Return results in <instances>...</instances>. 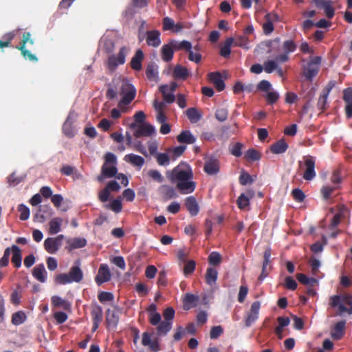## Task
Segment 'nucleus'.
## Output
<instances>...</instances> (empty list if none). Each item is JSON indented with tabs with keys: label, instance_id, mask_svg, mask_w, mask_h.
Instances as JSON below:
<instances>
[{
	"label": "nucleus",
	"instance_id": "338daca9",
	"mask_svg": "<svg viewBox=\"0 0 352 352\" xmlns=\"http://www.w3.org/2000/svg\"><path fill=\"white\" fill-rule=\"evenodd\" d=\"M175 311L173 307H168L164 310L163 316L165 321L172 322L175 317Z\"/></svg>",
	"mask_w": 352,
	"mask_h": 352
},
{
	"label": "nucleus",
	"instance_id": "0eeeda50",
	"mask_svg": "<svg viewBox=\"0 0 352 352\" xmlns=\"http://www.w3.org/2000/svg\"><path fill=\"white\" fill-rule=\"evenodd\" d=\"M65 236L59 234L56 237H48L44 241V248L50 254H55L62 245V241Z\"/></svg>",
	"mask_w": 352,
	"mask_h": 352
},
{
	"label": "nucleus",
	"instance_id": "2f4dec72",
	"mask_svg": "<svg viewBox=\"0 0 352 352\" xmlns=\"http://www.w3.org/2000/svg\"><path fill=\"white\" fill-rule=\"evenodd\" d=\"M177 140L180 143L191 144L195 143L196 138L192 135L190 131H183L177 137Z\"/></svg>",
	"mask_w": 352,
	"mask_h": 352
},
{
	"label": "nucleus",
	"instance_id": "393cba45",
	"mask_svg": "<svg viewBox=\"0 0 352 352\" xmlns=\"http://www.w3.org/2000/svg\"><path fill=\"white\" fill-rule=\"evenodd\" d=\"M345 324L346 322L344 320L338 322L335 324L331 331V336L333 339L340 340L343 337L344 334Z\"/></svg>",
	"mask_w": 352,
	"mask_h": 352
},
{
	"label": "nucleus",
	"instance_id": "72a5a7b5",
	"mask_svg": "<svg viewBox=\"0 0 352 352\" xmlns=\"http://www.w3.org/2000/svg\"><path fill=\"white\" fill-rule=\"evenodd\" d=\"M91 316L93 322H101L103 318V312L101 306L98 304L92 305Z\"/></svg>",
	"mask_w": 352,
	"mask_h": 352
},
{
	"label": "nucleus",
	"instance_id": "49530a36",
	"mask_svg": "<svg viewBox=\"0 0 352 352\" xmlns=\"http://www.w3.org/2000/svg\"><path fill=\"white\" fill-rule=\"evenodd\" d=\"M171 45H173L174 50L176 51L184 50L189 52L192 49V44L188 41H182L181 42L173 41H171Z\"/></svg>",
	"mask_w": 352,
	"mask_h": 352
},
{
	"label": "nucleus",
	"instance_id": "4be33fe9",
	"mask_svg": "<svg viewBox=\"0 0 352 352\" xmlns=\"http://www.w3.org/2000/svg\"><path fill=\"white\" fill-rule=\"evenodd\" d=\"M32 276L38 281L45 283L47 280V272L43 263L36 265L32 270Z\"/></svg>",
	"mask_w": 352,
	"mask_h": 352
},
{
	"label": "nucleus",
	"instance_id": "7ed1b4c3",
	"mask_svg": "<svg viewBox=\"0 0 352 352\" xmlns=\"http://www.w3.org/2000/svg\"><path fill=\"white\" fill-rule=\"evenodd\" d=\"M118 92L122 96L120 101V105H128L135 98L136 95V89L134 86L129 83L127 80H121L118 85Z\"/></svg>",
	"mask_w": 352,
	"mask_h": 352
},
{
	"label": "nucleus",
	"instance_id": "4468645a",
	"mask_svg": "<svg viewBox=\"0 0 352 352\" xmlns=\"http://www.w3.org/2000/svg\"><path fill=\"white\" fill-rule=\"evenodd\" d=\"M160 34V31L157 30L146 31L145 33L146 44L153 47H159L161 44Z\"/></svg>",
	"mask_w": 352,
	"mask_h": 352
},
{
	"label": "nucleus",
	"instance_id": "c03bdc74",
	"mask_svg": "<svg viewBox=\"0 0 352 352\" xmlns=\"http://www.w3.org/2000/svg\"><path fill=\"white\" fill-rule=\"evenodd\" d=\"M198 300V296L192 294H186L184 299V309L188 310L196 305L195 302Z\"/></svg>",
	"mask_w": 352,
	"mask_h": 352
},
{
	"label": "nucleus",
	"instance_id": "6e6552de",
	"mask_svg": "<svg viewBox=\"0 0 352 352\" xmlns=\"http://www.w3.org/2000/svg\"><path fill=\"white\" fill-rule=\"evenodd\" d=\"M305 170L303 173V178L305 180H312L316 175L315 171V160L314 157L307 155L303 157Z\"/></svg>",
	"mask_w": 352,
	"mask_h": 352
},
{
	"label": "nucleus",
	"instance_id": "58836bf2",
	"mask_svg": "<svg viewBox=\"0 0 352 352\" xmlns=\"http://www.w3.org/2000/svg\"><path fill=\"white\" fill-rule=\"evenodd\" d=\"M341 302V296L335 295L330 298V305L332 307H338L340 314L347 312V308Z\"/></svg>",
	"mask_w": 352,
	"mask_h": 352
},
{
	"label": "nucleus",
	"instance_id": "3c124183",
	"mask_svg": "<svg viewBox=\"0 0 352 352\" xmlns=\"http://www.w3.org/2000/svg\"><path fill=\"white\" fill-rule=\"evenodd\" d=\"M105 208L107 209H111L116 213H119L122 211V204L121 200L118 198L113 199L109 204L106 205Z\"/></svg>",
	"mask_w": 352,
	"mask_h": 352
},
{
	"label": "nucleus",
	"instance_id": "2eb2a0df",
	"mask_svg": "<svg viewBox=\"0 0 352 352\" xmlns=\"http://www.w3.org/2000/svg\"><path fill=\"white\" fill-rule=\"evenodd\" d=\"M155 133V127L147 123H144L138 126V129L134 132L135 138H140L142 136H151Z\"/></svg>",
	"mask_w": 352,
	"mask_h": 352
},
{
	"label": "nucleus",
	"instance_id": "20e7f679",
	"mask_svg": "<svg viewBox=\"0 0 352 352\" xmlns=\"http://www.w3.org/2000/svg\"><path fill=\"white\" fill-rule=\"evenodd\" d=\"M321 63L320 56H314L311 58L307 65L303 66L302 74L306 80L311 82L313 78L318 74Z\"/></svg>",
	"mask_w": 352,
	"mask_h": 352
},
{
	"label": "nucleus",
	"instance_id": "4d7b16f0",
	"mask_svg": "<svg viewBox=\"0 0 352 352\" xmlns=\"http://www.w3.org/2000/svg\"><path fill=\"white\" fill-rule=\"evenodd\" d=\"M18 211L20 212L19 218L22 221H25L30 217V209L24 204H21L18 206Z\"/></svg>",
	"mask_w": 352,
	"mask_h": 352
},
{
	"label": "nucleus",
	"instance_id": "a878e982",
	"mask_svg": "<svg viewBox=\"0 0 352 352\" xmlns=\"http://www.w3.org/2000/svg\"><path fill=\"white\" fill-rule=\"evenodd\" d=\"M173 77L177 80H186L190 76L188 69L180 65H177L173 72Z\"/></svg>",
	"mask_w": 352,
	"mask_h": 352
},
{
	"label": "nucleus",
	"instance_id": "39448f33",
	"mask_svg": "<svg viewBox=\"0 0 352 352\" xmlns=\"http://www.w3.org/2000/svg\"><path fill=\"white\" fill-rule=\"evenodd\" d=\"M129 52V49L123 46L122 47L117 55H111L108 58V68L113 71L120 65H123L125 63V58Z\"/></svg>",
	"mask_w": 352,
	"mask_h": 352
},
{
	"label": "nucleus",
	"instance_id": "f3484780",
	"mask_svg": "<svg viewBox=\"0 0 352 352\" xmlns=\"http://www.w3.org/2000/svg\"><path fill=\"white\" fill-rule=\"evenodd\" d=\"M67 245L65 247V249L69 252L74 249H79L86 246L87 240L85 238L81 237H75L69 239L67 240Z\"/></svg>",
	"mask_w": 352,
	"mask_h": 352
},
{
	"label": "nucleus",
	"instance_id": "f8f14e48",
	"mask_svg": "<svg viewBox=\"0 0 352 352\" xmlns=\"http://www.w3.org/2000/svg\"><path fill=\"white\" fill-rule=\"evenodd\" d=\"M312 2L318 8L323 9L326 16L331 19L335 15V9L332 6V2L327 0H312Z\"/></svg>",
	"mask_w": 352,
	"mask_h": 352
},
{
	"label": "nucleus",
	"instance_id": "f03ea898",
	"mask_svg": "<svg viewBox=\"0 0 352 352\" xmlns=\"http://www.w3.org/2000/svg\"><path fill=\"white\" fill-rule=\"evenodd\" d=\"M82 279L83 272L78 264L72 266L68 274L60 273L57 274L54 278V281L59 285H66L73 282L80 283Z\"/></svg>",
	"mask_w": 352,
	"mask_h": 352
},
{
	"label": "nucleus",
	"instance_id": "c85d7f7f",
	"mask_svg": "<svg viewBox=\"0 0 352 352\" xmlns=\"http://www.w3.org/2000/svg\"><path fill=\"white\" fill-rule=\"evenodd\" d=\"M12 256L11 261L16 268L21 266L22 254L21 249L16 245L12 246Z\"/></svg>",
	"mask_w": 352,
	"mask_h": 352
},
{
	"label": "nucleus",
	"instance_id": "bf43d9fd",
	"mask_svg": "<svg viewBox=\"0 0 352 352\" xmlns=\"http://www.w3.org/2000/svg\"><path fill=\"white\" fill-rule=\"evenodd\" d=\"M228 116V111L226 108L217 109L215 112V118L219 122H224L227 120Z\"/></svg>",
	"mask_w": 352,
	"mask_h": 352
},
{
	"label": "nucleus",
	"instance_id": "6ab92c4d",
	"mask_svg": "<svg viewBox=\"0 0 352 352\" xmlns=\"http://www.w3.org/2000/svg\"><path fill=\"white\" fill-rule=\"evenodd\" d=\"M52 210L49 205L40 206L38 211L34 218L39 222H43L47 218L52 216Z\"/></svg>",
	"mask_w": 352,
	"mask_h": 352
},
{
	"label": "nucleus",
	"instance_id": "79ce46f5",
	"mask_svg": "<svg viewBox=\"0 0 352 352\" xmlns=\"http://www.w3.org/2000/svg\"><path fill=\"white\" fill-rule=\"evenodd\" d=\"M160 91L163 95L164 100L167 103H173L175 100V97L173 93H168V85H163L160 86Z\"/></svg>",
	"mask_w": 352,
	"mask_h": 352
},
{
	"label": "nucleus",
	"instance_id": "a211bd4d",
	"mask_svg": "<svg viewBox=\"0 0 352 352\" xmlns=\"http://www.w3.org/2000/svg\"><path fill=\"white\" fill-rule=\"evenodd\" d=\"M209 80L213 83L215 88L219 91H221L225 89V82L222 79V76L220 72H210L208 74Z\"/></svg>",
	"mask_w": 352,
	"mask_h": 352
},
{
	"label": "nucleus",
	"instance_id": "c9c22d12",
	"mask_svg": "<svg viewBox=\"0 0 352 352\" xmlns=\"http://www.w3.org/2000/svg\"><path fill=\"white\" fill-rule=\"evenodd\" d=\"M160 191L163 197L166 199H170L177 196L175 188L168 185L161 186Z\"/></svg>",
	"mask_w": 352,
	"mask_h": 352
},
{
	"label": "nucleus",
	"instance_id": "e2e57ef3",
	"mask_svg": "<svg viewBox=\"0 0 352 352\" xmlns=\"http://www.w3.org/2000/svg\"><path fill=\"white\" fill-rule=\"evenodd\" d=\"M239 179V183L243 186L252 184L254 182L252 176L248 173L244 171L242 172Z\"/></svg>",
	"mask_w": 352,
	"mask_h": 352
},
{
	"label": "nucleus",
	"instance_id": "774afa93",
	"mask_svg": "<svg viewBox=\"0 0 352 352\" xmlns=\"http://www.w3.org/2000/svg\"><path fill=\"white\" fill-rule=\"evenodd\" d=\"M296 281L291 276H287L285 279V287L289 290L294 291L297 288Z\"/></svg>",
	"mask_w": 352,
	"mask_h": 352
},
{
	"label": "nucleus",
	"instance_id": "7c9ffc66",
	"mask_svg": "<svg viewBox=\"0 0 352 352\" xmlns=\"http://www.w3.org/2000/svg\"><path fill=\"white\" fill-rule=\"evenodd\" d=\"M26 41L27 38H25L23 42H21L20 44L16 47V48L21 51V54L25 59H28L30 61L36 62L38 60L37 57L25 48Z\"/></svg>",
	"mask_w": 352,
	"mask_h": 352
},
{
	"label": "nucleus",
	"instance_id": "e433bc0d",
	"mask_svg": "<svg viewBox=\"0 0 352 352\" xmlns=\"http://www.w3.org/2000/svg\"><path fill=\"white\" fill-rule=\"evenodd\" d=\"M234 38L232 37H229L226 38L224 42L223 45L221 47L220 50V55L223 58H228L231 54L230 47L233 45Z\"/></svg>",
	"mask_w": 352,
	"mask_h": 352
},
{
	"label": "nucleus",
	"instance_id": "6e6d98bb",
	"mask_svg": "<svg viewBox=\"0 0 352 352\" xmlns=\"http://www.w3.org/2000/svg\"><path fill=\"white\" fill-rule=\"evenodd\" d=\"M184 263L185 265L183 270L184 274L186 276H188V275L192 274L194 272L195 270L196 263L195 261L193 260L188 261Z\"/></svg>",
	"mask_w": 352,
	"mask_h": 352
},
{
	"label": "nucleus",
	"instance_id": "a19ab883",
	"mask_svg": "<svg viewBox=\"0 0 352 352\" xmlns=\"http://www.w3.org/2000/svg\"><path fill=\"white\" fill-rule=\"evenodd\" d=\"M27 316L23 311H18L12 315L11 322L15 326L23 324L26 320Z\"/></svg>",
	"mask_w": 352,
	"mask_h": 352
},
{
	"label": "nucleus",
	"instance_id": "9d476101",
	"mask_svg": "<svg viewBox=\"0 0 352 352\" xmlns=\"http://www.w3.org/2000/svg\"><path fill=\"white\" fill-rule=\"evenodd\" d=\"M204 172L209 175H217L220 170V162L218 159L210 157L205 161Z\"/></svg>",
	"mask_w": 352,
	"mask_h": 352
},
{
	"label": "nucleus",
	"instance_id": "b1692460",
	"mask_svg": "<svg viewBox=\"0 0 352 352\" xmlns=\"http://www.w3.org/2000/svg\"><path fill=\"white\" fill-rule=\"evenodd\" d=\"M288 148V144L284 139H280L270 146V151L274 154L284 153Z\"/></svg>",
	"mask_w": 352,
	"mask_h": 352
},
{
	"label": "nucleus",
	"instance_id": "cd10ccee",
	"mask_svg": "<svg viewBox=\"0 0 352 352\" xmlns=\"http://www.w3.org/2000/svg\"><path fill=\"white\" fill-rule=\"evenodd\" d=\"M174 50L171 42L168 44L164 45L161 49L162 60L165 62L170 61L173 58Z\"/></svg>",
	"mask_w": 352,
	"mask_h": 352
},
{
	"label": "nucleus",
	"instance_id": "69168bd1",
	"mask_svg": "<svg viewBox=\"0 0 352 352\" xmlns=\"http://www.w3.org/2000/svg\"><path fill=\"white\" fill-rule=\"evenodd\" d=\"M223 332L221 326H214L210 329V336L211 339H217Z\"/></svg>",
	"mask_w": 352,
	"mask_h": 352
},
{
	"label": "nucleus",
	"instance_id": "f704fd0d",
	"mask_svg": "<svg viewBox=\"0 0 352 352\" xmlns=\"http://www.w3.org/2000/svg\"><path fill=\"white\" fill-rule=\"evenodd\" d=\"M186 116L191 123H197L201 118V113L195 107L188 108L186 111Z\"/></svg>",
	"mask_w": 352,
	"mask_h": 352
},
{
	"label": "nucleus",
	"instance_id": "423d86ee",
	"mask_svg": "<svg viewBox=\"0 0 352 352\" xmlns=\"http://www.w3.org/2000/svg\"><path fill=\"white\" fill-rule=\"evenodd\" d=\"M297 45L294 41L289 39L283 43V53L276 56V60L280 63L287 62L289 60V54L296 51Z\"/></svg>",
	"mask_w": 352,
	"mask_h": 352
},
{
	"label": "nucleus",
	"instance_id": "a18cd8bd",
	"mask_svg": "<svg viewBox=\"0 0 352 352\" xmlns=\"http://www.w3.org/2000/svg\"><path fill=\"white\" fill-rule=\"evenodd\" d=\"M102 173L107 178H111L116 176L118 168L116 165H102Z\"/></svg>",
	"mask_w": 352,
	"mask_h": 352
},
{
	"label": "nucleus",
	"instance_id": "864d4df0",
	"mask_svg": "<svg viewBox=\"0 0 352 352\" xmlns=\"http://www.w3.org/2000/svg\"><path fill=\"white\" fill-rule=\"evenodd\" d=\"M278 63L276 57L275 58V60H267L263 64V69L266 73L271 74L277 69Z\"/></svg>",
	"mask_w": 352,
	"mask_h": 352
},
{
	"label": "nucleus",
	"instance_id": "13d9d810",
	"mask_svg": "<svg viewBox=\"0 0 352 352\" xmlns=\"http://www.w3.org/2000/svg\"><path fill=\"white\" fill-rule=\"evenodd\" d=\"M25 179V176H17L15 173H12L8 177V182L10 186H15L22 182Z\"/></svg>",
	"mask_w": 352,
	"mask_h": 352
},
{
	"label": "nucleus",
	"instance_id": "680f3d73",
	"mask_svg": "<svg viewBox=\"0 0 352 352\" xmlns=\"http://www.w3.org/2000/svg\"><path fill=\"white\" fill-rule=\"evenodd\" d=\"M292 195L294 199L298 202H302L305 199V195L300 188H294L292 191Z\"/></svg>",
	"mask_w": 352,
	"mask_h": 352
},
{
	"label": "nucleus",
	"instance_id": "473e14b6",
	"mask_svg": "<svg viewBox=\"0 0 352 352\" xmlns=\"http://www.w3.org/2000/svg\"><path fill=\"white\" fill-rule=\"evenodd\" d=\"M124 160L133 166L141 168L144 164V159L140 156L133 153L125 155Z\"/></svg>",
	"mask_w": 352,
	"mask_h": 352
},
{
	"label": "nucleus",
	"instance_id": "aec40b11",
	"mask_svg": "<svg viewBox=\"0 0 352 352\" xmlns=\"http://www.w3.org/2000/svg\"><path fill=\"white\" fill-rule=\"evenodd\" d=\"M185 206L191 216L194 217L198 214L199 206L195 197L189 196L186 197Z\"/></svg>",
	"mask_w": 352,
	"mask_h": 352
},
{
	"label": "nucleus",
	"instance_id": "1a4fd4ad",
	"mask_svg": "<svg viewBox=\"0 0 352 352\" xmlns=\"http://www.w3.org/2000/svg\"><path fill=\"white\" fill-rule=\"evenodd\" d=\"M261 302L259 301H255L251 305L250 309L245 318V325L246 327H250L258 320Z\"/></svg>",
	"mask_w": 352,
	"mask_h": 352
},
{
	"label": "nucleus",
	"instance_id": "dca6fc26",
	"mask_svg": "<svg viewBox=\"0 0 352 352\" xmlns=\"http://www.w3.org/2000/svg\"><path fill=\"white\" fill-rule=\"evenodd\" d=\"M254 197V191L248 190L245 193H242L236 200V204L241 210H245L250 206V199Z\"/></svg>",
	"mask_w": 352,
	"mask_h": 352
},
{
	"label": "nucleus",
	"instance_id": "5fc2aeb1",
	"mask_svg": "<svg viewBox=\"0 0 352 352\" xmlns=\"http://www.w3.org/2000/svg\"><path fill=\"white\" fill-rule=\"evenodd\" d=\"M221 262V256L217 252H212L208 256V263L211 265H219Z\"/></svg>",
	"mask_w": 352,
	"mask_h": 352
},
{
	"label": "nucleus",
	"instance_id": "0e129e2a",
	"mask_svg": "<svg viewBox=\"0 0 352 352\" xmlns=\"http://www.w3.org/2000/svg\"><path fill=\"white\" fill-rule=\"evenodd\" d=\"M99 301L102 303L107 301H112L114 298L113 294L108 292H100L98 295Z\"/></svg>",
	"mask_w": 352,
	"mask_h": 352
},
{
	"label": "nucleus",
	"instance_id": "bb28decb",
	"mask_svg": "<svg viewBox=\"0 0 352 352\" xmlns=\"http://www.w3.org/2000/svg\"><path fill=\"white\" fill-rule=\"evenodd\" d=\"M52 305L54 307H62L65 311H71V303L58 296H53L51 298Z\"/></svg>",
	"mask_w": 352,
	"mask_h": 352
},
{
	"label": "nucleus",
	"instance_id": "de8ad7c7",
	"mask_svg": "<svg viewBox=\"0 0 352 352\" xmlns=\"http://www.w3.org/2000/svg\"><path fill=\"white\" fill-rule=\"evenodd\" d=\"M218 272L217 271L212 267H209L206 270V282L207 284L212 285L215 283L217 279Z\"/></svg>",
	"mask_w": 352,
	"mask_h": 352
},
{
	"label": "nucleus",
	"instance_id": "603ef678",
	"mask_svg": "<svg viewBox=\"0 0 352 352\" xmlns=\"http://www.w3.org/2000/svg\"><path fill=\"white\" fill-rule=\"evenodd\" d=\"M261 153L254 148H249L245 153V158L252 162L261 159Z\"/></svg>",
	"mask_w": 352,
	"mask_h": 352
},
{
	"label": "nucleus",
	"instance_id": "9b49d317",
	"mask_svg": "<svg viewBox=\"0 0 352 352\" xmlns=\"http://www.w3.org/2000/svg\"><path fill=\"white\" fill-rule=\"evenodd\" d=\"M111 274L109 270V266L107 264H101L98 272L95 277V281L98 285H101L104 283L108 282L111 280Z\"/></svg>",
	"mask_w": 352,
	"mask_h": 352
},
{
	"label": "nucleus",
	"instance_id": "5701e85b",
	"mask_svg": "<svg viewBox=\"0 0 352 352\" xmlns=\"http://www.w3.org/2000/svg\"><path fill=\"white\" fill-rule=\"evenodd\" d=\"M144 59V53L142 50L139 49L135 52V55L132 58L130 65L131 67L135 71L142 69V62Z\"/></svg>",
	"mask_w": 352,
	"mask_h": 352
},
{
	"label": "nucleus",
	"instance_id": "37998d69",
	"mask_svg": "<svg viewBox=\"0 0 352 352\" xmlns=\"http://www.w3.org/2000/svg\"><path fill=\"white\" fill-rule=\"evenodd\" d=\"M72 121L69 116L63 125V131L65 135L69 138L74 136L75 132L72 126Z\"/></svg>",
	"mask_w": 352,
	"mask_h": 352
},
{
	"label": "nucleus",
	"instance_id": "f257e3e1",
	"mask_svg": "<svg viewBox=\"0 0 352 352\" xmlns=\"http://www.w3.org/2000/svg\"><path fill=\"white\" fill-rule=\"evenodd\" d=\"M192 179V168L186 162H180L171 172L170 179L176 183L177 188L182 194H189L195 190L196 182Z\"/></svg>",
	"mask_w": 352,
	"mask_h": 352
},
{
	"label": "nucleus",
	"instance_id": "c756f323",
	"mask_svg": "<svg viewBox=\"0 0 352 352\" xmlns=\"http://www.w3.org/2000/svg\"><path fill=\"white\" fill-rule=\"evenodd\" d=\"M63 223V219L60 217L53 218L49 222V230L48 232L50 234H56L61 230V226Z\"/></svg>",
	"mask_w": 352,
	"mask_h": 352
},
{
	"label": "nucleus",
	"instance_id": "ddd939ff",
	"mask_svg": "<svg viewBox=\"0 0 352 352\" xmlns=\"http://www.w3.org/2000/svg\"><path fill=\"white\" fill-rule=\"evenodd\" d=\"M272 250L270 248H267L263 253V262L262 266V272L258 278V280L262 282L268 275L271 266L267 269V266L271 262Z\"/></svg>",
	"mask_w": 352,
	"mask_h": 352
},
{
	"label": "nucleus",
	"instance_id": "412c9836",
	"mask_svg": "<svg viewBox=\"0 0 352 352\" xmlns=\"http://www.w3.org/2000/svg\"><path fill=\"white\" fill-rule=\"evenodd\" d=\"M119 322V316L116 311L108 309L106 311V322L108 328L116 329Z\"/></svg>",
	"mask_w": 352,
	"mask_h": 352
},
{
	"label": "nucleus",
	"instance_id": "8fccbe9b",
	"mask_svg": "<svg viewBox=\"0 0 352 352\" xmlns=\"http://www.w3.org/2000/svg\"><path fill=\"white\" fill-rule=\"evenodd\" d=\"M340 186H324L321 188V193L322 195V197L324 199L327 200L329 199L331 194L336 191V190L340 188Z\"/></svg>",
	"mask_w": 352,
	"mask_h": 352
},
{
	"label": "nucleus",
	"instance_id": "052dcab7",
	"mask_svg": "<svg viewBox=\"0 0 352 352\" xmlns=\"http://www.w3.org/2000/svg\"><path fill=\"white\" fill-rule=\"evenodd\" d=\"M156 160L159 165L166 166L170 163V158L166 153H157Z\"/></svg>",
	"mask_w": 352,
	"mask_h": 352
},
{
	"label": "nucleus",
	"instance_id": "ea45409f",
	"mask_svg": "<svg viewBox=\"0 0 352 352\" xmlns=\"http://www.w3.org/2000/svg\"><path fill=\"white\" fill-rule=\"evenodd\" d=\"M157 327V333L158 336L166 335L172 329V322L161 321Z\"/></svg>",
	"mask_w": 352,
	"mask_h": 352
},
{
	"label": "nucleus",
	"instance_id": "4c0bfd02",
	"mask_svg": "<svg viewBox=\"0 0 352 352\" xmlns=\"http://www.w3.org/2000/svg\"><path fill=\"white\" fill-rule=\"evenodd\" d=\"M145 73L149 80H158L157 68L153 63H150L147 65Z\"/></svg>",
	"mask_w": 352,
	"mask_h": 352
},
{
	"label": "nucleus",
	"instance_id": "09e8293b",
	"mask_svg": "<svg viewBox=\"0 0 352 352\" xmlns=\"http://www.w3.org/2000/svg\"><path fill=\"white\" fill-rule=\"evenodd\" d=\"M233 44L235 46L240 47L244 49L248 50L250 48V46L248 45L249 39L247 36L243 35L236 36L235 39H234Z\"/></svg>",
	"mask_w": 352,
	"mask_h": 352
}]
</instances>
